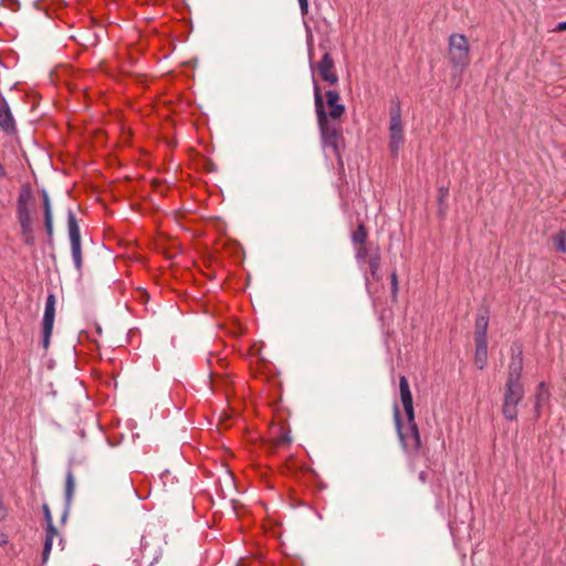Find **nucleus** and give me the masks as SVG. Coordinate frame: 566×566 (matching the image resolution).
<instances>
[{
	"instance_id": "nucleus-20",
	"label": "nucleus",
	"mask_w": 566,
	"mask_h": 566,
	"mask_svg": "<svg viewBox=\"0 0 566 566\" xmlns=\"http://www.w3.org/2000/svg\"><path fill=\"white\" fill-rule=\"evenodd\" d=\"M74 475L71 470L66 473V481H65V495L66 500L70 501L72 499L73 492H74Z\"/></svg>"
},
{
	"instance_id": "nucleus-18",
	"label": "nucleus",
	"mask_w": 566,
	"mask_h": 566,
	"mask_svg": "<svg viewBox=\"0 0 566 566\" xmlns=\"http://www.w3.org/2000/svg\"><path fill=\"white\" fill-rule=\"evenodd\" d=\"M368 265H369L370 275L373 276V279L378 281L380 279V276L378 274V271L380 268V256L378 253L369 258Z\"/></svg>"
},
{
	"instance_id": "nucleus-28",
	"label": "nucleus",
	"mask_w": 566,
	"mask_h": 566,
	"mask_svg": "<svg viewBox=\"0 0 566 566\" xmlns=\"http://www.w3.org/2000/svg\"><path fill=\"white\" fill-rule=\"evenodd\" d=\"M556 30L557 31H565L566 30V21L558 23L557 27H556Z\"/></svg>"
},
{
	"instance_id": "nucleus-13",
	"label": "nucleus",
	"mask_w": 566,
	"mask_h": 566,
	"mask_svg": "<svg viewBox=\"0 0 566 566\" xmlns=\"http://www.w3.org/2000/svg\"><path fill=\"white\" fill-rule=\"evenodd\" d=\"M489 319L486 315H479L475 319L474 342H486Z\"/></svg>"
},
{
	"instance_id": "nucleus-27",
	"label": "nucleus",
	"mask_w": 566,
	"mask_h": 566,
	"mask_svg": "<svg viewBox=\"0 0 566 566\" xmlns=\"http://www.w3.org/2000/svg\"><path fill=\"white\" fill-rule=\"evenodd\" d=\"M8 544V536L4 533H0V546H4Z\"/></svg>"
},
{
	"instance_id": "nucleus-15",
	"label": "nucleus",
	"mask_w": 566,
	"mask_h": 566,
	"mask_svg": "<svg viewBox=\"0 0 566 566\" xmlns=\"http://www.w3.org/2000/svg\"><path fill=\"white\" fill-rule=\"evenodd\" d=\"M488 359V342H475V365L483 369Z\"/></svg>"
},
{
	"instance_id": "nucleus-22",
	"label": "nucleus",
	"mask_w": 566,
	"mask_h": 566,
	"mask_svg": "<svg viewBox=\"0 0 566 566\" xmlns=\"http://www.w3.org/2000/svg\"><path fill=\"white\" fill-rule=\"evenodd\" d=\"M368 254V250L365 244H360L358 247H355V256L357 262H363L366 260Z\"/></svg>"
},
{
	"instance_id": "nucleus-16",
	"label": "nucleus",
	"mask_w": 566,
	"mask_h": 566,
	"mask_svg": "<svg viewBox=\"0 0 566 566\" xmlns=\"http://www.w3.org/2000/svg\"><path fill=\"white\" fill-rule=\"evenodd\" d=\"M57 536H59V534H57L56 530L50 524L49 527L46 528V536H45V542H44V547H43V554H42L43 563H45L48 560L52 545H53V539Z\"/></svg>"
},
{
	"instance_id": "nucleus-19",
	"label": "nucleus",
	"mask_w": 566,
	"mask_h": 566,
	"mask_svg": "<svg viewBox=\"0 0 566 566\" xmlns=\"http://www.w3.org/2000/svg\"><path fill=\"white\" fill-rule=\"evenodd\" d=\"M553 241L558 251L566 252V232L564 230L558 231Z\"/></svg>"
},
{
	"instance_id": "nucleus-10",
	"label": "nucleus",
	"mask_w": 566,
	"mask_h": 566,
	"mask_svg": "<svg viewBox=\"0 0 566 566\" xmlns=\"http://www.w3.org/2000/svg\"><path fill=\"white\" fill-rule=\"evenodd\" d=\"M31 200V193L29 190H24L20 193L18 198V220L19 221H30L32 220L31 212L29 209V201Z\"/></svg>"
},
{
	"instance_id": "nucleus-17",
	"label": "nucleus",
	"mask_w": 566,
	"mask_h": 566,
	"mask_svg": "<svg viewBox=\"0 0 566 566\" xmlns=\"http://www.w3.org/2000/svg\"><path fill=\"white\" fill-rule=\"evenodd\" d=\"M368 237V232L366 227L363 223H359L357 229L352 233V242L355 247L360 244H365Z\"/></svg>"
},
{
	"instance_id": "nucleus-8",
	"label": "nucleus",
	"mask_w": 566,
	"mask_h": 566,
	"mask_svg": "<svg viewBox=\"0 0 566 566\" xmlns=\"http://www.w3.org/2000/svg\"><path fill=\"white\" fill-rule=\"evenodd\" d=\"M399 394L405 413L407 416V421L412 422L415 418L413 400L409 382L406 376L399 377Z\"/></svg>"
},
{
	"instance_id": "nucleus-5",
	"label": "nucleus",
	"mask_w": 566,
	"mask_h": 566,
	"mask_svg": "<svg viewBox=\"0 0 566 566\" xmlns=\"http://www.w3.org/2000/svg\"><path fill=\"white\" fill-rule=\"evenodd\" d=\"M524 397L523 385L506 384L502 411L507 420L517 418V405Z\"/></svg>"
},
{
	"instance_id": "nucleus-21",
	"label": "nucleus",
	"mask_w": 566,
	"mask_h": 566,
	"mask_svg": "<svg viewBox=\"0 0 566 566\" xmlns=\"http://www.w3.org/2000/svg\"><path fill=\"white\" fill-rule=\"evenodd\" d=\"M22 234L28 237L27 242L31 241V234H32V220L30 221H19Z\"/></svg>"
},
{
	"instance_id": "nucleus-9",
	"label": "nucleus",
	"mask_w": 566,
	"mask_h": 566,
	"mask_svg": "<svg viewBox=\"0 0 566 566\" xmlns=\"http://www.w3.org/2000/svg\"><path fill=\"white\" fill-rule=\"evenodd\" d=\"M522 370H523V358H522V353L518 352L517 354H515L511 357L506 384L522 385V382H521Z\"/></svg>"
},
{
	"instance_id": "nucleus-24",
	"label": "nucleus",
	"mask_w": 566,
	"mask_h": 566,
	"mask_svg": "<svg viewBox=\"0 0 566 566\" xmlns=\"http://www.w3.org/2000/svg\"><path fill=\"white\" fill-rule=\"evenodd\" d=\"M390 283H391V292L392 295L396 296L398 293V275L396 272H392L390 275Z\"/></svg>"
},
{
	"instance_id": "nucleus-30",
	"label": "nucleus",
	"mask_w": 566,
	"mask_h": 566,
	"mask_svg": "<svg viewBox=\"0 0 566 566\" xmlns=\"http://www.w3.org/2000/svg\"><path fill=\"white\" fill-rule=\"evenodd\" d=\"M419 478H420V480H421L422 482H424V481H426V473H424V472H421V473H420V475H419Z\"/></svg>"
},
{
	"instance_id": "nucleus-29",
	"label": "nucleus",
	"mask_w": 566,
	"mask_h": 566,
	"mask_svg": "<svg viewBox=\"0 0 566 566\" xmlns=\"http://www.w3.org/2000/svg\"><path fill=\"white\" fill-rule=\"evenodd\" d=\"M4 176H6V169H4L3 165L0 163V178H2Z\"/></svg>"
},
{
	"instance_id": "nucleus-4",
	"label": "nucleus",
	"mask_w": 566,
	"mask_h": 566,
	"mask_svg": "<svg viewBox=\"0 0 566 566\" xmlns=\"http://www.w3.org/2000/svg\"><path fill=\"white\" fill-rule=\"evenodd\" d=\"M389 117V148L394 155H397L405 143L401 107L399 102H396L390 106Z\"/></svg>"
},
{
	"instance_id": "nucleus-1",
	"label": "nucleus",
	"mask_w": 566,
	"mask_h": 566,
	"mask_svg": "<svg viewBox=\"0 0 566 566\" xmlns=\"http://www.w3.org/2000/svg\"><path fill=\"white\" fill-rule=\"evenodd\" d=\"M313 92L322 145L325 149H331L340 161L342 118L346 112L345 105L340 102V95L337 91L328 90L323 93L314 76Z\"/></svg>"
},
{
	"instance_id": "nucleus-14",
	"label": "nucleus",
	"mask_w": 566,
	"mask_h": 566,
	"mask_svg": "<svg viewBox=\"0 0 566 566\" xmlns=\"http://www.w3.org/2000/svg\"><path fill=\"white\" fill-rule=\"evenodd\" d=\"M55 315L46 314L43 315L42 328H43V347L48 348L50 345V338L53 331Z\"/></svg>"
},
{
	"instance_id": "nucleus-12",
	"label": "nucleus",
	"mask_w": 566,
	"mask_h": 566,
	"mask_svg": "<svg viewBox=\"0 0 566 566\" xmlns=\"http://www.w3.org/2000/svg\"><path fill=\"white\" fill-rule=\"evenodd\" d=\"M43 197V209H44V226L49 240L53 238V214L51 209L50 198L46 191L42 192Z\"/></svg>"
},
{
	"instance_id": "nucleus-7",
	"label": "nucleus",
	"mask_w": 566,
	"mask_h": 566,
	"mask_svg": "<svg viewBox=\"0 0 566 566\" xmlns=\"http://www.w3.org/2000/svg\"><path fill=\"white\" fill-rule=\"evenodd\" d=\"M321 78L329 85H336L338 83V75L335 71L334 60L329 53H325L319 62L315 65Z\"/></svg>"
},
{
	"instance_id": "nucleus-2",
	"label": "nucleus",
	"mask_w": 566,
	"mask_h": 566,
	"mask_svg": "<svg viewBox=\"0 0 566 566\" xmlns=\"http://www.w3.org/2000/svg\"><path fill=\"white\" fill-rule=\"evenodd\" d=\"M448 54L454 74L460 76L470 64V45L467 36L459 33L451 34Z\"/></svg>"
},
{
	"instance_id": "nucleus-3",
	"label": "nucleus",
	"mask_w": 566,
	"mask_h": 566,
	"mask_svg": "<svg viewBox=\"0 0 566 566\" xmlns=\"http://www.w3.org/2000/svg\"><path fill=\"white\" fill-rule=\"evenodd\" d=\"M395 424L405 450L409 453L418 452L421 447V440L416 421H407V427L402 429L401 416L398 406L394 407Z\"/></svg>"
},
{
	"instance_id": "nucleus-11",
	"label": "nucleus",
	"mask_w": 566,
	"mask_h": 566,
	"mask_svg": "<svg viewBox=\"0 0 566 566\" xmlns=\"http://www.w3.org/2000/svg\"><path fill=\"white\" fill-rule=\"evenodd\" d=\"M0 128L7 133L14 132V119L8 104L4 101L0 102Z\"/></svg>"
},
{
	"instance_id": "nucleus-25",
	"label": "nucleus",
	"mask_w": 566,
	"mask_h": 566,
	"mask_svg": "<svg viewBox=\"0 0 566 566\" xmlns=\"http://www.w3.org/2000/svg\"><path fill=\"white\" fill-rule=\"evenodd\" d=\"M300 9L303 15L308 13V0H298Z\"/></svg>"
},
{
	"instance_id": "nucleus-6",
	"label": "nucleus",
	"mask_w": 566,
	"mask_h": 566,
	"mask_svg": "<svg viewBox=\"0 0 566 566\" xmlns=\"http://www.w3.org/2000/svg\"><path fill=\"white\" fill-rule=\"evenodd\" d=\"M67 230L72 250V258L77 270L82 266L81 233L75 214L70 211L67 214Z\"/></svg>"
},
{
	"instance_id": "nucleus-26",
	"label": "nucleus",
	"mask_w": 566,
	"mask_h": 566,
	"mask_svg": "<svg viewBox=\"0 0 566 566\" xmlns=\"http://www.w3.org/2000/svg\"><path fill=\"white\" fill-rule=\"evenodd\" d=\"M290 442H291V439L287 434H282V437H280L276 440V444H289Z\"/></svg>"
},
{
	"instance_id": "nucleus-23",
	"label": "nucleus",
	"mask_w": 566,
	"mask_h": 566,
	"mask_svg": "<svg viewBox=\"0 0 566 566\" xmlns=\"http://www.w3.org/2000/svg\"><path fill=\"white\" fill-rule=\"evenodd\" d=\"M44 313L55 315V297L52 294L46 297Z\"/></svg>"
}]
</instances>
